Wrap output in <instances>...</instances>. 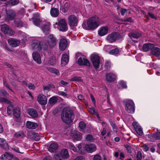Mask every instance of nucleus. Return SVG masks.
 I'll return each mask as SVG.
<instances>
[{"label":"nucleus","instance_id":"f257e3e1","mask_svg":"<svg viewBox=\"0 0 160 160\" xmlns=\"http://www.w3.org/2000/svg\"><path fill=\"white\" fill-rule=\"evenodd\" d=\"M33 22L36 26L40 27L44 33H47L49 30L50 23L45 21L41 22V19L38 14L36 13L34 15Z\"/></svg>","mask_w":160,"mask_h":160},{"label":"nucleus","instance_id":"f03ea898","mask_svg":"<svg viewBox=\"0 0 160 160\" xmlns=\"http://www.w3.org/2000/svg\"><path fill=\"white\" fill-rule=\"evenodd\" d=\"M100 23L99 18L96 16H94L87 20V25L85 23H83L82 27L86 30H94L98 27Z\"/></svg>","mask_w":160,"mask_h":160},{"label":"nucleus","instance_id":"7ed1b4c3","mask_svg":"<svg viewBox=\"0 0 160 160\" xmlns=\"http://www.w3.org/2000/svg\"><path fill=\"white\" fill-rule=\"evenodd\" d=\"M74 118L72 111L70 108H63L61 114V118L64 122L69 124L72 122Z\"/></svg>","mask_w":160,"mask_h":160},{"label":"nucleus","instance_id":"20e7f679","mask_svg":"<svg viewBox=\"0 0 160 160\" xmlns=\"http://www.w3.org/2000/svg\"><path fill=\"white\" fill-rule=\"evenodd\" d=\"M46 44L42 45L43 50H46L48 48L54 47L56 44L57 41L56 38L52 35H50L46 38Z\"/></svg>","mask_w":160,"mask_h":160},{"label":"nucleus","instance_id":"39448f33","mask_svg":"<svg viewBox=\"0 0 160 160\" xmlns=\"http://www.w3.org/2000/svg\"><path fill=\"white\" fill-rule=\"evenodd\" d=\"M55 28H57L60 31L65 32L67 30V24L65 19H61L58 21V22H56L53 24Z\"/></svg>","mask_w":160,"mask_h":160},{"label":"nucleus","instance_id":"423d86ee","mask_svg":"<svg viewBox=\"0 0 160 160\" xmlns=\"http://www.w3.org/2000/svg\"><path fill=\"white\" fill-rule=\"evenodd\" d=\"M69 157L68 150L65 148L62 149L61 152L54 155V158L56 160H64Z\"/></svg>","mask_w":160,"mask_h":160},{"label":"nucleus","instance_id":"0eeeda50","mask_svg":"<svg viewBox=\"0 0 160 160\" xmlns=\"http://www.w3.org/2000/svg\"><path fill=\"white\" fill-rule=\"evenodd\" d=\"M135 104L132 101L130 100H128L126 101L125 109L127 112L133 113L135 112Z\"/></svg>","mask_w":160,"mask_h":160},{"label":"nucleus","instance_id":"6e6552de","mask_svg":"<svg viewBox=\"0 0 160 160\" xmlns=\"http://www.w3.org/2000/svg\"><path fill=\"white\" fill-rule=\"evenodd\" d=\"M91 61L96 69L98 68L100 63V58L97 54H92L91 56Z\"/></svg>","mask_w":160,"mask_h":160},{"label":"nucleus","instance_id":"1a4fd4ad","mask_svg":"<svg viewBox=\"0 0 160 160\" xmlns=\"http://www.w3.org/2000/svg\"><path fill=\"white\" fill-rule=\"evenodd\" d=\"M70 137L74 142L80 141L82 139V134L79 132L74 130L72 131L70 134Z\"/></svg>","mask_w":160,"mask_h":160},{"label":"nucleus","instance_id":"9d476101","mask_svg":"<svg viewBox=\"0 0 160 160\" xmlns=\"http://www.w3.org/2000/svg\"><path fill=\"white\" fill-rule=\"evenodd\" d=\"M78 20V17L74 15H71L68 18V22L71 26H76Z\"/></svg>","mask_w":160,"mask_h":160},{"label":"nucleus","instance_id":"9b49d317","mask_svg":"<svg viewBox=\"0 0 160 160\" xmlns=\"http://www.w3.org/2000/svg\"><path fill=\"white\" fill-rule=\"evenodd\" d=\"M42 45H43V43H42L41 45L39 41L37 40H34L32 42L31 46L33 49H36L39 51L42 49L43 50Z\"/></svg>","mask_w":160,"mask_h":160},{"label":"nucleus","instance_id":"f8f14e48","mask_svg":"<svg viewBox=\"0 0 160 160\" xmlns=\"http://www.w3.org/2000/svg\"><path fill=\"white\" fill-rule=\"evenodd\" d=\"M8 94V93L4 90H0V102L9 103V101L5 97Z\"/></svg>","mask_w":160,"mask_h":160},{"label":"nucleus","instance_id":"ddd939ff","mask_svg":"<svg viewBox=\"0 0 160 160\" xmlns=\"http://www.w3.org/2000/svg\"><path fill=\"white\" fill-rule=\"evenodd\" d=\"M118 33L113 32L108 34L106 38L107 41L109 42L112 43L115 42L118 38Z\"/></svg>","mask_w":160,"mask_h":160},{"label":"nucleus","instance_id":"4468645a","mask_svg":"<svg viewBox=\"0 0 160 160\" xmlns=\"http://www.w3.org/2000/svg\"><path fill=\"white\" fill-rule=\"evenodd\" d=\"M83 148L85 151L89 153L95 152L96 150V146L94 144H86Z\"/></svg>","mask_w":160,"mask_h":160},{"label":"nucleus","instance_id":"2eb2a0df","mask_svg":"<svg viewBox=\"0 0 160 160\" xmlns=\"http://www.w3.org/2000/svg\"><path fill=\"white\" fill-rule=\"evenodd\" d=\"M1 28L2 32L10 36H12L13 34V31L11 29H10L8 26L6 24L1 25Z\"/></svg>","mask_w":160,"mask_h":160},{"label":"nucleus","instance_id":"dca6fc26","mask_svg":"<svg viewBox=\"0 0 160 160\" xmlns=\"http://www.w3.org/2000/svg\"><path fill=\"white\" fill-rule=\"evenodd\" d=\"M37 100L39 103L42 105H45L47 102L46 97L42 94H39L38 96Z\"/></svg>","mask_w":160,"mask_h":160},{"label":"nucleus","instance_id":"f3484780","mask_svg":"<svg viewBox=\"0 0 160 160\" xmlns=\"http://www.w3.org/2000/svg\"><path fill=\"white\" fill-rule=\"evenodd\" d=\"M78 62L80 65L90 66V62L85 57H80L78 60Z\"/></svg>","mask_w":160,"mask_h":160},{"label":"nucleus","instance_id":"a211bd4d","mask_svg":"<svg viewBox=\"0 0 160 160\" xmlns=\"http://www.w3.org/2000/svg\"><path fill=\"white\" fill-rule=\"evenodd\" d=\"M79 127L80 131L84 133L89 132L90 131V128L88 127H86L85 123L83 122H80L79 123Z\"/></svg>","mask_w":160,"mask_h":160},{"label":"nucleus","instance_id":"6ab92c4d","mask_svg":"<svg viewBox=\"0 0 160 160\" xmlns=\"http://www.w3.org/2000/svg\"><path fill=\"white\" fill-rule=\"evenodd\" d=\"M106 80L109 82H111L115 81L116 79V75L113 73L109 72L106 74L105 77Z\"/></svg>","mask_w":160,"mask_h":160},{"label":"nucleus","instance_id":"aec40b11","mask_svg":"<svg viewBox=\"0 0 160 160\" xmlns=\"http://www.w3.org/2000/svg\"><path fill=\"white\" fill-rule=\"evenodd\" d=\"M132 125L134 128L137 133L139 135H142L143 132L141 127L139 125L138 123L136 122H133Z\"/></svg>","mask_w":160,"mask_h":160},{"label":"nucleus","instance_id":"412c9836","mask_svg":"<svg viewBox=\"0 0 160 160\" xmlns=\"http://www.w3.org/2000/svg\"><path fill=\"white\" fill-rule=\"evenodd\" d=\"M67 45L68 42L65 39L62 38L60 40L59 47L61 50H64L67 47Z\"/></svg>","mask_w":160,"mask_h":160},{"label":"nucleus","instance_id":"4be33fe9","mask_svg":"<svg viewBox=\"0 0 160 160\" xmlns=\"http://www.w3.org/2000/svg\"><path fill=\"white\" fill-rule=\"evenodd\" d=\"M108 28L107 27H102L98 30V34L100 36H102L106 35L108 31Z\"/></svg>","mask_w":160,"mask_h":160},{"label":"nucleus","instance_id":"5701e85b","mask_svg":"<svg viewBox=\"0 0 160 160\" xmlns=\"http://www.w3.org/2000/svg\"><path fill=\"white\" fill-rule=\"evenodd\" d=\"M7 18L9 20L13 19L16 15L15 12L12 10H9L6 12Z\"/></svg>","mask_w":160,"mask_h":160},{"label":"nucleus","instance_id":"b1692460","mask_svg":"<svg viewBox=\"0 0 160 160\" xmlns=\"http://www.w3.org/2000/svg\"><path fill=\"white\" fill-rule=\"evenodd\" d=\"M8 42L10 46L13 47L18 46L20 44L19 41L12 38L8 39Z\"/></svg>","mask_w":160,"mask_h":160},{"label":"nucleus","instance_id":"393cba45","mask_svg":"<svg viewBox=\"0 0 160 160\" xmlns=\"http://www.w3.org/2000/svg\"><path fill=\"white\" fill-rule=\"evenodd\" d=\"M69 61V58L68 55L66 54L62 55L61 60V65L62 66H65Z\"/></svg>","mask_w":160,"mask_h":160},{"label":"nucleus","instance_id":"a878e982","mask_svg":"<svg viewBox=\"0 0 160 160\" xmlns=\"http://www.w3.org/2000/svg\"><path fill=\"white\" fill-rule=\"evenodd\" d=\"M33 58L38 63L40 64L42 62L40 55L37 52H33L32 54Z\"/></svg>","mask_w":160,"mask_h":160},{"label":"nucleus","instance_id":"bb28decb","mask_svg":"<svg viewBox=\"0 0 160 160\" xmlns=\"http://www.w3.org/2000/svg\"><path fill=\"white\" fill-rule=\"evenodd\" d=\"M50 13L52 17L56 18L58 17L59 14V11L58 9L52 8L51 9Z\"/></svg>","mask_w":160,"mask_h":160},{"label":"nucleus","instance_id":"cd10ccee","mask_svg":"<svg viewBox=\"0 0 160 160\" xmlns=\"http://www.w3.org/2000/svg\"><path fill=\"white\" fill-rule=\"evenodd\" d=\"M26 126L29 129H34L38 127L37 123L28 121L26 122Z\"/></svg>","mask_w":160,"mask_h":160},{"label":"nucleus","instance_id":"c85d7f7f","mask_svg":"<svg viewBox=\"0 0 160 160\" xmlns=\"http://www.w3.org/2000/svg\"><path fill=\"white\" fill-rule=\"evenodd\" d=\"M58 144L54 142L49 145L48 147V149L50 152H53L58 148Z\"/></svg>","mask_w":160,"mask_h":160},{"label":"nucleus","instance_id":"c756f323","mask_svg":"<svg viewBox=\"0 0 160 160\" xmlns=\"http://www.w3.org/2000/svg\"><path fill=\"white\" fill-rule=\"evenodd\" d=\"M28 113L33 118H36L38 116V114L36 111L33 108H29L27 110Z\"/></svg>","mask_w":160,"mask_h":160},{"label":"nucleus","instance_id":"7c9ffc66","mask_svg":"<svg viewBox=\"0 0 160 160\" xmlns=\"http://www.w3.org/2000/svg\"><path fill=\"white\" fill-rule=\"evenodd\" d=\"M152 53L157 57L159 56L160 55V49L158 48L155 47L154 45L151 50Z\"/></svg>","mask_w":160,"mask_h":160},{"label":"nucleus","instance_id":"2f4dec72","mask_svg":"<svg viewBox=\"0 0 160 160\" xmlns=\"http://www.w3.org/2000/svg\"><path fill=\"white\" fill-rule=\"evenodd\" d=\"M128 35L132 39H138L140 37L141 34L140 32H130L128 34Z\"/></svg>","mask_w":160,"mask_h":160},{"label":"nucleus","instance_id":"473e14b6","mask_svg":"<svg viewBox=\"0 0 160 160\" xmlns=\"http://www.w3.org/2000/svg\"><path fill=\"white\" fill-rule=\"evenodd\" d=\"M154 45L153 44L151 43H145L143 45V50L144 52L148 51L150 49L152 50Z\"/></svg>","mask_w":160,"mask_h":160},{"label":"nucleus","instance_id":"72a5a7b5","mask_svg":"<svg viewBox=\"0 0 160 160\" xmlns=\"http://www.w3.org/2000/svg\"><path fill=\"white\" fill-rule=\"evenodd\" d=\"M13 156L8 153H5L2 156V160H12Z\"/></svg>","mask_w":160,"mask_h":160},{"label":"nucleus","instance_id":"f704fd0d","mask_svg":"<svg viewBox=\"0 0 160 160\" xmlns=\"http://www.w3.org/2000/svg\"><path fill=\"white\" fill-rule=\"evenodd\" d=\"M0 145L5 148H6L8 147V143L3 138H0Z\"/></svg>","mask_w":160,"mask_h":160},{"label":"nucleus","instance_id":"c9c22d12","mask_svg":"<svg viewBox=\"0 0 160 160\" xmlns=\"http://www.w3.org/2000/svg\"><path fill=\"white\" fill-rule=\"evenodd\" d=\"M117 87L120 89L126 88L127 86L126 82L123 81H120L117 85Z\"/></svg>","mask_w":160,"mask_h":160},{"label":"nucleus","instance_id":"e433bc0d","mask_svg":"<svg viewBox=\"0 0 160 160\" xmlns=\"http://www.w3.org/2000/svg\"><path fill=\"white\" fill-rule=\"evenodd\" d=\"M54 88V86L52 84H48L46 86H43V90L45 93H47L49 90L51 88Z\"/></svg>","mask_w":160,"mask_h":160},{"label":"nucleus","instance_id":"4c0bfd02","mask_svg":"<svg viewBox=\"0 0 160 160\" xmlns=\"http://www.w3.org/2000/svg\"><path fill=\"white\" fill-rule=\"evenodd\" d=\"M68 147L71 149L75 152H77V148L75 147L74 145L72 142H68L67 144Z\"/></svg>","mask_w":160,"mask_h":160},{"label":"nucleus","instance_id":"58836bf2","mask_svg":"<svg viewBox=\"0 0 160 160\" xmlns=\"http://www.w3.org/2000/svg\"><path fill=\"white\" fill-rule=\"evenodd\" d=\"M48 63L53 65L56 63V59L54 57H52L49 59L48 61Z\"/></svg>","mask_w":160,"mask_h":160},{"label":"nucleus","instance_id":"ea45409f","mask_svg":"<svg viewBox=\"0 0 160 160\" xmlns=\"http://www.w3.org/2000/svg\"><path fill=\"white\" fill-rule=\"evenodd\" d=\"M15 23L18 27H25L26 26L25 23H23L21 20H16Z\"/></svg>","mask_w":160,"mask_h":160},{"label":"nucleus","instance_id":"a19ab883","mask_svg":"<svg viewBox=\"0 0 160 160\" xmlns=\"http://www.w3.org/2000/svg\"><path fill=\"white\" fill-rule=\"evenodd\" d=\"M13 114L16 118H19L20 115V112L19 108H17L14 109L13 111Z\"/></svg>","mask_w":160,"mask_h":160},{"label":"nucleus","instance_id":"79ce46f5","mask_svg":"<svg viewBox=\"0 0 160 160\" xmlns=\"http://www.w3.org/2000/svg\"><path fill=\"white\" fill-rule=\"evenodd\" d=\"M57 97H53L49 99V102L50 104H54L57 102Z\"/></svg>","mask_w":160,"mask_h":160},{"label":"nucleus","instance_id":"37998d69","mask_svg":"<svg viewBox=\"0 0 160 160\" xmlns=\"http://www.w3.org/2000/svg\"><path fill=\"white\" fill-rule=\"evenodd\" d=\"M94 140L95 139L93 136L90 134L88 135L85 138L86 140L90 142H93Z\"/></svg>","mask_w":160,"mask_h":160},{"label":"nucleus","instance_id":"c03bdc74","mask_svg":"<svg viewBox=\"0 0 160 160\" xmlns=\"http://www.w3.org/2000/svg\"><path fill=\"white\" fill-rule=\"evenodd\" d=\"M88 110L90 113L92 114L96 115L97 117L98 118H99L98 114L97 113H96L95 110L93 108L91 107L90 108H89Z\"/></svg>","mask_w":160,"mask_h":160},{"label":"nucleus","instance_id":"a18cd8bd","mask_svg":"<svg viewBox=\"0 0 160 160\" xmlns=\"http://www.w3.org/2000/svg\"><path fill=\"white\" fill-rule=\"evenodd\" d=\"M18 3V0H10L8 3L9 5L10 6H13L17 5Z\"/></svg>","mask_w":160,"mask_h":160},{"label":"nucleus","instance_id":"49530a36","mask_svg":"<svg viewBox=\"0 0 160 160\" xmlns=\"http://www.w3.org/2000/svg\"><path fill=\"white\" fill-rule=\"evenodd\" d=\"M69 4L68 2H65L62 9V11L64 12H66L69 8Z\"/></svg>","mask_w":160,"mask_h":160},{"label":"nucleus","instance_id":"de8ad7c7","mask_svg":"<svg viewBox=\"0 0 160 160\" xmlns=\"http://www.w3.org/2000/svg\"><path fill=\"white\" fill-rule=\"evenodd\" d=\"M14 136L16 138H18L20 137H23L24 136L23 132L22 131L16 132L14 134Z\"/></svg>","mask_w":160,"mask_h":160},{"label":"nucleus","instance_id":"09e8293b","mask_svg":"<svg viewBox=\"0 0 160 160\" xmlns=\"http://www.w3.org/2000/svg\"><path fill=\"white\" fill-rule=\"evenodd\" d=\"M82 143H79L77 145V152H79L81 154H82L83 152L82 151Z\"/></svg>","mask_w":160,"mask_h":160},{"label":"nucleus","instance_id":"8fccbe9b","mask_svg":"<svg viewBox=\"0 0 160 160\" xmlns=\"http://www.w3.org/2000/svg\"><path fill=\"white\" fill-rule=\"evenodd\" d=\"M118 52L119 49L117 48L112 49L109 52V54L113 55H116L117 54Z\"/></svg>","mask_w":160,"mask_h":160},{"label":"nucleus","instance_id":"3c124183","mask_svg":"<svg viewBox=\"0 0 160 160\" xmlns=\"http://www.w3.org/2000/svg\"><path fill=\"white\" fill-rule=\"evenodd\" d=\"M153 137L157 140L160 139V132H156L152 135L150 136V137Z\"/></svg>","mask_w":160,"mask_h":160},{"label":"nucleus","instance_id":"603ef678","mask_svg":"<svg viewBox=\"0 0 160 160\" xmlns=\"http://www.w3.org/2000/svg\"><path fill=\"white\" fill-rule=\"evenodd\" d=\"M13 110V108L12 106L9 105L7 108V113L8 115L11 113Z\"/></svg>","mask_w":160,"mask_h":160},{"label":"nucleus","instance_id":"864d4df0","mask_svg":"<svg viewBox=\"0 0 160 160\" xmlns=\"http://www.w3.org/2000/svg\"><path fill=\"white\" fill-rule=\"evenodd\" d=\"M93 160H102V158L100 155L96 154L94 156Z\"/></svg>","mask_w":160,"mask_h":160},{"label":"nucleus","instance_id":"5fc2aeb1","mask_svg":"<svg viewBox=\"0 0 160 160\" xmlns=\"http://www.w3.org/2000/svg\"><path fill=\"white\" fill-rule=\"evenodd\" d=\"M111 66V64L110 62L108 61H106L105 65V67L106 69H109L110 68Z\"/></svg>","mask_w":160,"mask_h":160},{"label":"nucleus","instance_id":"6e6d98bb","mask_svg":"<svg viewBox=\"0 0 160 160\" xmlns=\"http://www.w3.org/2000/svg\"><path fill=\"white\" fill-rule=\"evenodd\" d=\"M51 71L52 73L55 74L58 76L59 75L60 73L58 70L54 68H51Z\"/></svg>","mask_w":160,"mask_h":160},{"label":"nucleus","instance_id":"4d7b16f0","mask_svg":"<svg viewBox=\"0 0 160 160\" xmlns=\"http://www.w3.org/2000/svg\"><path fill=\"white\" fill-rule=\"evenodd\" d=\"M137 158V160H141L142 159V154L140 152H138Z\"/></svg>","mask_w":160,"mask_h":160},{"label":"nucleus","instance_id":"13d9d810","mask_svg":"<svg viewBox=\"0 0 160 160\" xmlns=\"http://www.w3.org/2000/svg\"><path fill=\"white\" fill-rule=\"evenodd\" d=\"M3 83L4 85L6 86L8 88L9 90L13 92H14L13 90L9 87V86L8 85L7 82L5 81H3Z\"/></svg>","mask_w":160,"mask_h":160},{"label":"nucleus","instance_id":"bf43d9fd","mask_svg":"<svg viewBox=\"0 0 160 160\" xmlns=\"http://www.w3.org/2000/svg\"><path fill=\"white\" fill-rule=\"evenodd\" d=\"M125 147L129 153L131 152V148L130 146L127 144L125 145Z\"/></svg>","mask_w":160,"mask_h":160},{"label":"nucleus","instance_id":"052dcab7","mask_svg":"<svg viewBox=\"0 0 160 160\" xmlns=\"http://www.w3.org/2000/svg\"><path fill=\"white\" fill-rule=\"evenodd\" d=\"M28 88L30 89H34L35 88V87L34 85L31 83H29L28 85Z\"/></svg>","mask_w":160,"mask_h":160},{"label":"nucleus","instance_id":"680f3d73","mask_svg":"<svg viewBox=\"0 0 160 160\" xmlns=\"http://www.w3.org/2000/svg\"><path fill=\"white\" fill-rule=\"evenodd\" d=\"M127 11V10L125 8H121L120 12L122 15L123 16Z\"/></svg>","mask_w":160,"mask_h":160},{"label":"nucleus","instance_id":"e2e57ef3","mask_svg":"<svg viewBox=\"0 0 160 160\" xmlns=\"http://www.w3.org/2000/svg\"><path fill=\"white\" fill-rule=\"evenodd\" d=\"M58 93L60 95L64 97L66 96L67 95V94L64 92L59 91Z\"/></svg>","mask_w":160,"mask_h":160},{"label":"nucleus","instance_id":"0e129e2a","mask_svg":"<svg viewBox=\"0 0 160 160\" xmlns=\"http://www.w3.org/2000/svg\"><path fill=\"white\" fill-rule=\"evenodd\" d=\"M73 160H85L82 156H78L76 157Z\"/></svg>","mask_w":160,"mask_h":160},{"label":"nucleus","instance_id":"69168bd1","mask_svg":"<svg viewBox=\"0 0 160 160\" xmlns=\"http://www.w3.org/2000/svg\"><path fill=\"white\" fill-rule=\"evenodd\" d=\"M78 99L82 101H84V97L82 96L81 94L79 95L78 96Z\"/></svg>","mask_w":160,"mask_h":160},{"label":"nucleus","instance_id":"338daca9","mask_svg":"<svg viewBox=\"0 0 160 160\" xmlns=\"http://www.w3.org/2000/svg\"><path fill=\"white\" fill-rule=\"evenodd\" d=\"M90 96H91L92 101V102H93V104L94 105H95V103H96V101H95V100L94 98V97L93 96L92 94L90 95Z\"/></svg>","mask_w":160,"mask_h":160},{"label":"nucleus","instance_id":"774afa93","mask_svg":"<svg viewBox=\"0 0 160 160\" xmlns=\"http://www.w3.org/2000/svg\"><path fill=\"white\" fill-rule=\"evenodd\" d=\"M80 80L79 78L77 77H74L72 78L71 80L78 81Z\"/></svg>","mask_w":160,"mask_h":160}]
</instances>
